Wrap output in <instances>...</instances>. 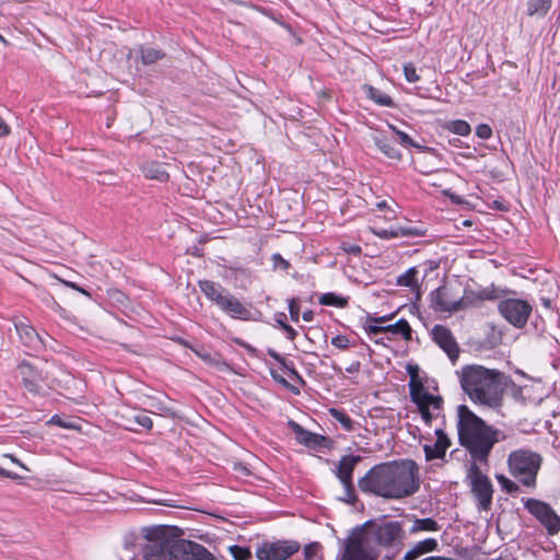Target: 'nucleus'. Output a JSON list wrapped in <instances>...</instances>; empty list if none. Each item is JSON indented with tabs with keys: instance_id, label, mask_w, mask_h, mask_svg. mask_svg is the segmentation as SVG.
Returning a JSON list of instances; mask_svg holds the SVG:
<instances>
[{
	"instance_id": "1",
	"label": "nucleus",
	"mask_w": 560,
	"mask_h": 560,
	"mask_svg": "<svg viewBox=\"0 0 560 560\" xmlns=\"http://www.w3.org/2000/svg\"><path fill=\"white\" fill-rule=\"evenodd\" d=\"M358 487L368 494L387 500H402L419 491V468L411 459L381 463L359 479Z\"/></svg>"
},
{
	"instance_id": "2",
	"label": "nucleus",
	"mask_w": 560,
	"mask_h": 560,
	"mask_svg": "<svg viewBox=\"0 0 560 560\" xmlns=\"http://www.w3.org/2000/svg\"><path fill=\"white\" fill-rule=\"evenodd\" d=\"M456 373L464 393L474 404L489 408L501 406L505 386L503 372L480 364H468Z\"/></svg>"
},
{
	"instance_id": "3",
	"label": "nucleus",
	"mask_w": 560,
	"mask_h": 560,
	"mask_svg": "<svg viewBox=\"0 0 560 560\" xmlns=\"http://www.w3.org/2000/svg\"><path fill=\"white\" fill-rule=\"evenodd\" d=\"M457 417L459 444L467 450L474 464L487 463L494 444L500 441L502 432L488 425L466 405L458 406Z\"/></svg>"
},
{
	"instance_id": "4",
	"label": "nucleus",
	"mask_w": 560,
	"mask_h": 560,
	"mask_svg": "<svg viewBox=\"0 0 560 560\" xmlns=\"http://www.w3.org/2000/svg\"><path fill=\"white\" fill-rule=\"evenodd\" d=\"M541 463L540 454L525 448L513 451L508 457L510 474L526 487L536 486Z\"/></svg>"
},
{
	"instance_id": "5",
	"label": "nucleus",
	"mask_w": 560,
	"mask_h": 560,
	"mask_svg": "<svg viewBox=\"0 0 560 560\" xmlns=\"http://www.w3.org/2000/svg\"><path fill=\"white\" fill-rule=\"evenodd\" d=\"M368 541L374 540L378 546L386 549L399 551L404 546L405 530L402 524L398 521H388L373 525L370 530H365Z\"/></svg>"
},
{
	"instance_id": "6",
	"label": "nucleus",
	"mask_w": 560,
	"mask_h": 560,
	"mask_svg": "<svg viewBox=\"0 0 560 560\" xmlns=\"http://www.w3.org/2000/svg\"><path fill=\"white\" fill-rule=\"evenodd\" d=\"M409 394L411 401L417 405L422 420L425 424H431L432 419L442 409V397L430 394L423 384H416L415 382H409Z\"/></svg>"
},
{
	"instance_id": "7",
	"label": "nucleus",
	"mask_w": 560,
	"mask_h": 560,
	"mask_svg": "<svg viewBox=\"0 0 560 560\" xmlns=\"http://www.w3.org/2000/svg\"><path fill=\"white\" fill-rule=\"evenodd\" d=\"M469 486L471 493L477 501L479 511H489L492 505L493 486L487 475H485L477 464H472L468 469Z\"/></svg>"
},
{
	"instance_id": "8",
	"label": "nucleus",
	"mask_w": 560,
	"mask_h": 560,
	"mask_svg": "<svg viewBox=\"0 0 560 560\" xmlns=\"http://www.w3.org/2000/svg\"><path fill=\"white\" fill-rule=\"evenodd\" d=\"M498 311L509 324L515 328H523L527 324L533 307L526 300L508 298L499 301Z\"/></svg>"
},
{
	"instance_id": "9",
	"label": "nucleus",
	"mask_w": 560,
	"mask_h": 560,
	"mask_svg": "<svg viewBox=\"0 0 560 560\" xmlns=\"http://www.w3.org/2000/svg\"><path fill=\"white\" fill-rule=\"evenodd\" d=\"M337 560H374L368 549V535L363 528L353 529L342 542Z\"/></svg>"
},
{
	"instance_id": "10",
	"label": "nucleus",
	"mask_w": 560,
	"mask_h": 560,
	"mask_svg": "<svg viewBox=\"0 0 560 560\" xmlns=\"http://www.w3.org/2000/svg\"><path fill=\"white\" fill-rule=\"evenodd\" d=\"M525 509L547 529L549 535L560 532V516L546 502L527 498L523 499Z\"/></svg>"
},
{
	"instance_id": "11",
	"label": "nucleus",
	"mask_w": 560,
	"mask_h": 560,
	"mask_svg": "<svg viewBox=\"0 0 560 560\" xmlns=\"http://www.w3.org/2000/svg\"><path fill=\"white\" fill-rule=\"evenodd\" d=\"M300 550L295 540L264 541L256 549L258 560H287Z\"/></svg>"
},
{
	"instance_id": "12",
	"label": "nucleus",
	"mask_w": 560,
	"mask_h": 560,
	"mask_svg": "<svg viewBox=\"0 0 560 560\" xmlns=\"http://www.w3.org/2000/svg\"><path fill=\"white\" fill-rule=\"evenodd\" d=\"M431 307L435 312H457L465 306L463 298L454 292L448 285H442L430 293Z\"/></svg>"
},
{
	"instance_id": "13",
	"label": "nucleus",
	"mask_w": 560,
	"mask_h": 560,
	"mask_svg": "<svg viewBox=\"0 0 560 560\" xmlns=\"http://www.w3.org/2000/svg\"><path fill=\"white\" fill-rule=\"evenodd\" d=\"M24 388L33 395H43L45 393L46 376L42 371L26 361L18 366Z\"/></svg>"
},
{
	"instance_id": "14",
	"label": "nucleus",
	"mask_w": 560,
	"mask_h": 560,
	"mask_svg": "<svg viewBox=\"0 0 560 560\" xmlns=\"http://www.w3.org/2000/svg\"><path fill=\"white\" fill-rule=\"evenodd\" d=\"M432 338L444 350L450 360L455 363L458 359L459 348L452 331L443 325H435L432 329Z\"/></svg>"
},
{
	"instance_id": "15",
	"label": "nucleus",
	"mask_w": 560,
	"mask_h": 560,
	"mask_svg": "<svg viewBox=\"0 0 560 560\" xmlns=\"http://www.w3.org/2000/svg\"><path fill=\"white\" fill-rule=\"evenodd\" d=\"M363 327L369 336L377 335L381 332H392L395 335H401L405 340H411L412 338V329L405 318H400L395 324H389L386 326L368 324Z\"/></svg>"
},
{
	"instance_id": "16",
	"label": "nucleus",
	"mask_w": 560,
	"mask_h": 560,
	"mask_svg": "<svg viewBox=\"0 0 560 560\" xmlns=\"http://www.w3.org/2000/svg\"><path fill=\"white\" fill-rule=\"evenodd\" d=\"M16 331L23 345L32 351L39 352L45 349V342L38 332L28 324H15Z\"/></svg>"
},
{
	"instance_id": "17",
	"label": "nucleus",
	"mask_w": 560,
	"mask_h": 560,
	"mask_svg": "<svg viewBox=\"0 0 560 560\" xmlns=\"http://www.w3.org/2000/svg\"><path fill=\"white\" fill-rule=\"evenodd\" d=\"M436 440L433 444H425L423 451L427 460L442 459L451 445V441L443 430H435Z\"/></svg>"
},
{
	"instance_id": "18",
	"label": "nucleus",
	"mask_w": 560,
	"mask_h": 560,
	"mask_svg": "<svg viewBox=\"0 0 560 560\" xmlns=\"http://www.w3.org/2000/svg\"><path fill=\"white\" fill-rule=\"evenodd\" d=\"M219 308L230 315L233 318L246 320L250 316V311L246 308L238 299L232 295L230 292L223 300Z\"/></svg>"
},
{
	"instance_id": "19",
	"label": "nucleus",
	"mask_w": 560,
	"mask_h": 560,
	"mask_svg": "<svg viewBox=\"0 0 560 560\" xmlns=\"http://www.w3.org/2000/svg\"><path fill=\"white\" fill-rule=\"evenodd\" d=\"M361 462L359 455H346L341 457L337 466L336 475L342 486H349L352 482L354 467Z\"/></svg>"
},
{
	"instance_id": "20",
	"label": "nucleus",
	"mask_w": 560,
	"mask_h": 560,
	"mask_svg": "<svg viewBox=\"0 0 560 560\" xmlns=\"http://www.w3.org/2000/svg\"><path fill=\"white\" fill-rule=\"evenodd\" d=\"M198 284L199 289L207 296V299L215 303L218 307L222 304L223 300L229 294V291L220 283L210 280H200Z\"/></svg>"
},
{
	"instance_id": "21",
	"label": "nucleus",
	"mask_w": 560,
	"mask_h": 560,
	"mask_svg": "<svg viewBox=\"0 0 560 560\" xmlns=\"http://www.w3.org/2000/svg\"><path fill=\"white\" fill-rule=\"evenodd\" d=\"M439 542L435 538L429 537L416 542L405 555L404 560H417L425 553L436 551Z\"/></svg>"
},
{
	"instance_id": "22",
	"label": "nucleus",
	"mask_w": 560,
	"mask_h": 560,
	"mask_svg": "<svg viewBox=\"0 0 560 560\" xmlns=\"http://www.w3.org/2000/svg\"><path fill=\"white\" fill-rule=\"evenodd\" d=\"M192 352L208 365L223 372L230 370V365L218 352H211L205 348H190Z\"/></svg>"
},
{
	"instance_id": "23",
	"label": "nucleus",
	"mask_w": 560,
	"mask_h": 560,
	"mask_svg": "<svg viewBox=\"0 0 560 560\" xmlns=\"http://www.w3.org/2000/svg\"><path fill=\"white\" fill-rule=\"evenodd\" d=\"M290 428L295 433V439L300 444L308 447H315L319 445L320 435L305 430L302 425L294 421H289Z\"/></svg>"
},
{
	"instance_id": "24",
	"label": "nucleus",
	"mask_w": 560,
	"mask_h": 560,
	"mask_svg": "<svg viewBox=\"0 0 560 560\" xmlns=\"http://www.w3.org/2000/svg\"><path fill=\"white\" fill-rule=\"evenodd\" d=\"M373 141L378 150L383 152L387 158L395 160H399L401 158V154L395 147L394 141L387 138L385 135L380 133L373 136Z\"/></svg>"
},
{
	"instance_id": "25",
	"label": "nucleus",
	"mask_w": 560,
	"mask_h": 560,
	"mask_svg": "<svg viewBox=\"0 0 560 560\" xmlns=\"http://www.w3.org/2000/svg\"><path fill=\"white\" fill-rule=\"evenodd\" d=\"M142 172L144 176L149 179H155L161 183H165L168 180V173L165 171L164 166L158 162L147 163L142 166Z\"/></svg>"
},
{
	"instance_id": "26",
	"label": "nucleus",
	"mask_w": 560,
	"mask_h": 560,
	"mask_svg": "<svg viewBox=\"0 0 560 560\" xmlns=\"http://www.w3.org/2000/svg\"><path fill=\"white\" fill-rule=\"evenodd\" d=\"M441 525L431 517L425 518H417L415 517L412 524L409 528V533L411 535H416L421 532H439L441 529Z\"/></svg>"
},
{
	"instance_id": "27",
	"label": "nucleus",
	"mask_w": 560,
	"mask_h": 560,
	"mask_svg": "<svg viewBox=\"0 0 560 560\" xmlns=\"http://www.w3.org/2000/svg\"><path fill=\"white\" fill-rule=\"evenodd\" d=\"M418 269L410 267L402 275L397 278V285L407 287L411 290L419 289V282L417 279Z\"/></svg>"
},
{
	"instance_id": "28",
	"label": "nucleus",
	"mask_w": 560,
	"mask_h": 560,
	"mask_svg": "<svg viewBox=\"0 0 560 560\" xmlns=\"http://www.w3.org/2000/svg\"><path fill=\"white\" fill-rule=\"evenodd\" d=\"M328 412L337 422L340 423L345 431L352 432L355 430V422L343 410L330 408Z\"/></svg>"
},
{
	"instance_id": "29",
	"label": "nucleus",
	"mask_w": 560,
	"mask_h": 560,
	"mask_svg": "<svg viewBox=\"0 0 560 560\" xmlns=\"http://www.w3.org/2000/svg\"><path fill=\"white\" fill-rule=\"evenodd\" d=\"M364 90L366 91L368 97L374 101L376 104L387 107H392L394 105L392 97L378 89H375L372 85H365Z\"/></svg>"
},
{
	"instance_id": "30",
	"label": "nucleus",
	"mask_w": 560,
	"mask_h": 560,
	"mask_svg": "<svg viewBox=\"0 0 560 560\" xmlns=\"http://www.w3.org/2000/svg\"><path fill=\"white\" fill-rule=\"evenodd\" d=\"M552 4L551 0H533L528 2L527 14L530 16H545L550 10Z\"/></svg>"
},
{
	"instance_id": "31",
	"label": "nucleus",
	"mask_w": 560,
	"mask_h": 560,
	"mask_svg": "<svg viewBox=\"0 0 560 560\" xmlns=\"http://www.w3.org/2000/svg\"><path fill=\"white\" fill-rule=\"evenodd\" d=\"M320 305L335 306L343 308L348 305V298L337 295L332 292L324 293L318 300Z\"/></svg>"
},
{
	"instance_id": "32",
	"label": "nucleus",
	"mask_w": 560,
	"mask_h": 560,
	"mask_svg": "<svg viewBox=\"0 0 560 560\" xmlns=\"http://www.w3.org/2000/svg\"><path fill=\"white\" fill-rule=\"evenodd\" d=\"M140 56L143 65H153L164 58V52L152 47H141Z\"/></svg>"
},
{
	"instance_id": "33",
	"label": "nucleus",
	"mask_w": 560,
	"mask_h": 560,
	"mask_svg": "<svg viewBox=\"0 0 560 560\" xmlns=\"http://www.w3.org/2000/svg\"><path fill=\"white\" fill-rule=\"evenodd\" d=\"M447 129L458 136H468L471 131L470 125L462 119L453 120L448 122Z\"/></svg>"
},
{
	"instance_id": "34",
	"label": "nucleus",
	"mask_w": 560,
	"mask_h": 560,
	"mask_svg": "<svg viewBox=\"0 0 560 560\" xmlns=\"http://www.w3.org/2000/svg\"><path fill=\"white\" fill-rule=\"evenodd\" d=\"M398 237H420L424 235V231L411 225H396Z\"/></svg>"
},
{
	"instance_id": "35",
	"label": "nucleus",
	"mask_w": 560,
	"mask_h": 560,
	"mask_svg": "<svg viewBox=\"0 0 560 560\" xmlns=\"http://www.w3.org/2000/svg\"><path fill=\"white\" fill-rule=\"evenodd\" d=\"M270 375L280 385L289 389L291 393L298 395L300 394V389L293 385H291L284 377H282L276 370L270 369Z\"/></svg>"
},
{
	"instance_id": "36",
	"label": "nucleus",
	"mask_w": 560,
	"mask_h": 560,
	"mask_svg": "<svg viewBox=\"0 0 560 560\" xmlns=\"http://www.w3.org/2000/svg\"><path fill=\"white\" fill-rule=\"evenodd\" d=\"M389 128L393 132H395L402 145L420 148L410 137L404 131L398 130L395 126L389 125Z\"/></svg>"
},
{
	"instance_id": "37",
	"label": "nucleus",
	"mask_w": 560,
	"mask_h": 560,
	"mask_svg": "<svg viewBox=\"0 0 560 560\" xmlns=\"http://www.w3.org/2000/svg\"><path fill=\"white\" fill-rule=\"evenodd\" d=\"M230 550L235 560H248L252 558V552L248 548L235 545Z\"/></svg>"
},
{
	"instance_id": "38",
	"label": "nucleus",
	"mask_w": 560,
	"mask_h": 560,
	"mask_svg": "<svg viewBox=\"0 0 560 560\" xmlns=\"http://www.w3.org/2000/svg\"><path fill=\"white\" fill-rule=\"evenodd\" d=\"M404 74L409 83H416L420 80L417 68L412 63H407L404 66Z\"/></svg>"
},
{
	"instance_id": "39",
	"label": "nucleus",
	"mask_w": 560,
	"mask_h": 560,
	"mask_svg": "<svg viewBox=\"0 0 560 560\" xmlns=\"http://www.w3.org/2000/svg\"><path fill=\"white\" fill-rule=\"evenodd\" d=\"M497 479H498L499 483L501 485V487L508 493H514L518 490V486L514 481L510 480L508 477H505L503 475H498Z\"/></svg>"
},
{
	"instance_id": "40",
	"label": "nucleus",
	"mask_w": 560,
	"mask_h": 560,
	"mask_svg": "<svg viewBox=\"0 0 560 560\" xmlns=\"http://www.w3.org/2000/svg\"><path fill=\"white\" fill-rule=\"evenodd\" d=\"M373 233L378 236L382 240H390V238H397V232L396 228L393 226L390 229H377L373 230Z\"/></svg>"
},
{
	"instance_id": "41",
	"label": "nucleus",
	"mask_w": 560,
	"mask_h": 560,
	"mask_svg": "<svg viewBox=\"0 0 560 560\" xmlns=\"http://www.w3.org/2000/svg\"><path fill=\"white\" fill-rule=\"evenodd\" d=\"M288 307L291 320L298 323L300 318V306L296 299H290L288 302Z\"/></svg>"
},
{
	"instance_id": "42",
	"label": "nucleus",
	"mask_w": 560,
	"mask_h": 560,
	"mask_svg": "<svg viewBox=\"0 0 560 560\" xmlns=\"http://www.w3.org/2000/svg\"><path fill=\"white\" fill-rule=\"evenodd\" d=\"M394 316H395V313H392V314H388V315H384V316H378V317H374V316L369 315L366 317V319H365L364 326L368 325V324L383 326L382 324L390 320L392 318H394Z\"/></svg>"
},
{
	"instance_id": "43",
	"label": "nucleus",
	"mask_w": 560,
	"mask_h": 560,
	"mask_svg": "<svg viewBox=\"0 0 560 560\" xmlns=\"http://www.w3.org/2000/svg\"><path fill=\"white\" fill-rule=\"evenodd\" d=\"M345 494L340 498L341 501L346 503H354L357 500V495L353 489L352 482L349 486H343Z\"/></svg>"
},
{
	"instance_id": "44",
	"label": "nucleus",
	"mask_w": 560,
	"mask_h": 560,
	"mask_svg": "<svg viewBox=\"0 0 560 560\" xmlns=\"http://www.w3.org/2000/svg\"><path fill=\"white\" fill-rule=\"evenodd\" d=\"M281 366L287 370L290 375L299 381L300 383H304L302 376L299 374V372L295 370L294 364L292 361H287L285 359L280 363Z\"/></svg>"
},
{
	"instance_id": "45",
	"label": "nucleus",
	"mask_w": 560,
	"mask_h": 560,
	"mask_svg": "<svg viewBox=\"0 0 560 560\" xmlns=\"http://www.w3.org/2000/svg\"><path fill=\"white\" fill-rule=\"evenodd\" d=\"M476 135L482 140H488L492 137V129L487 124H480L476 128Z\"/></svg>"
},
{
	"instance_id": "46",
	"label": "nucleus",
	"mask_w": 560,
	"mask_h": 560,
	"mask_svg": "<svg viewBox=\"0 0 560 560\" xmlns=\"http://www.w3.org/2000/svg\"><path fill=\"white\" fill-rule=\"evenodd\" d=\"M136 423H138L139 425L145 428L147 430H151L152 429V425H153V422H152V419L144 415V413H139V415H136L133 417Z\"/></svg>"
},
{
	"instance_id": "47",
	"label": "nucleus",
	"mask_w": 560,
	"mask_h": 560,
	"mask_svg": "<svg viewBox=\"0 0 560 560\" xmlns=\"http://www.w3.org/2000/svg\"><path fill=\"white\" fill-rule=\"evenodd\" d=\"M331 345L338 349H347L350 345L348 337L342 335H337L331 338Z\"/></svg>"
},
{
	"instance_id": "48",
	"label": "nucleus",
	"mask_w": 560,
	"mask_h": 560,
	"mask_svg": "<svg viewBox=\"0 0 560 560\" xmlns=\"http://www.w3.org/2000/svg\"><path fill=\"white\" fill-rule=\"evenodd\" d=\"M271 261L273 262L275 268H280L282 270H287L290 267L288 260H285L280 254L276 253L271 256Z\"/></svg>"
},
{
	"instance_id": "49",
	"label": "nucleus",
	"mask_w": 560,
	"mask_h": 560,
	"mask_svg": "<svg viewBox=\"0 0 560 560\" xmlns=\"http://www.w3.org/2000/svg\"><path fill=\"white\" fill-rule=\"evenodd\" d=\"M478 296L482 301H486V300L490 301V300L498 299L497 290L494 288H485V289H482L479 292Z\"/></svg>"
},
{
	"instance_id": "50",
	"label": "nucleus",
	"mask_w": 560,
	"mask_h": 560,
	"mask_svg": "<svg viewBox=\"0 0 560 560\" xmlns=\"http://www.w3.org/2000/svg\"><path fill=\"white\" fill-rule=\"evenodd\" d=\"M136 546L133 544H126L124 547V555H120V560H135L136 558Z\"/></svg>"
},
{
	"instance_id": "51",
	"label": "nucleus",
	"mask_w": 560,
	"mask_h": 560,
	"mask_svg": "<svg viewBox=\"0 0 560 560\" xmlns=\"http://www.w3.org/2000/svg\"><path fill=\"white\" fill-rule=\"evenodd\" d=\"M407 371L410 375L409 382H415L416 384H422L420 380H418V366L416 365H408Z\"/></svg>"
},
{
	"instance_id": "52",
	"label": "nucleus",
	"mask_w": 560,
	"mask_h": 560,
	"mask_svg": "<svg viewBox=\"0 0 560 560\" xmlns=\"http://www.w3.org/2000/svg\"><path fill=\"white\" fill-rule=\"evenodd\" d=\"M287 315L282 312L275 314L276 323L283 329L288 324L285 323Z\"/></svg>"
},
{
	"instance_id": "53",
	"label": "nucleus",
	"mask_w": 560,
	"mask_h": 560,
	"mask_svg": "<svg viewBox=\"0 0 560 560\" xmlns=\"http://www.w3.org/2000/svg\"><path fill=\"white\" fill-rule=\"evenodd\" d=\"M11 129L5 120L0 116V138L5 137L10 133Z\"/></svg>"
},
{
	"instance_id": "54",
	"label": "nucleus",
	"mask_w": 560,
	"mask_h": 560,
	"mask_svg": "<svg viewBox=\"0 0 560 560\" xmlns=\"http://www.w3.org/2000/svg\"><path fill=\"white\" fill-rule=\"evenodd\" d=\"M361 363L360 361H352L347 368L346 371L348 373H358L360 371Z\"/></svg>"
},
{
	"instance_id": "55",
	"label": "nucleus",
	"mask_w": 560,
	"mask_h": 560,
	"mask_svg": "<svg viewBox=\"0 0 560 560\" xmlns=\"http://www.w3.org/2000/svg\"><path fill=\"white\" fill-rule=\"evenodd\" d=\"M283 330L285 331L287 334V338L289 340H294L296 335H298V331L290 325H287Z\"/></svg>"
},
{
	"instance_id": "56",
	"label": "nucleus",
	"mask_w": 560,
	"mask_h": 560,
	"mask_svg": "<svg viewBox=\"0 0 560 560\" xmlns=\"http://www.w3.org/2000/svg\"><path fill=\"white\" fill-rule=\"evenodd\" d=\"M0 476L2 477H5V478H10V479H13V480H16V479H20L21 477L19 475H16L15 472H12V471H9V470H5L3 468L0 467Z\"/></svg>"
},
{
	"instance_id": "57",
	"label": "nucleus",
	"mask_w": 560,
	"mask_h": 560,
	"mask_svg": "<svg viewBox=\"0 0 560 560\" xmlns=\"http://www.w3.org/2000/svg\"><path fill=\"white\" fill-rule=\"evenodd\" d=\"M233 341H234L236 345H238V346H241V347L245 348L247 351H250V352H254V351H255V349H254L252 346H249L248 343H246V342H245L244 340H242L241 338H234V339H233Z\"/></svg>"
},
{
	"instance_id": "58",
	"label": "nucleus",
	"mask_w": 560,
	"mask_h": 560,
	"mask_svg": "<svg viewBox=\"0 0 560 560\" xmlns=\"http://www.w3.org/2000/svg\"><path fill=\"white\" fill-rule=\"evenodd\" d=\"M267 353L279 363H281L284 360V358L273 349H268Z\"/></svg>"
},
{
	"instance_id": "59",
	"label": "nucleus",
	"mask_w": 560,
	"mask_h": 560,
	"mask_svg": "<svg viewBox=\"0 0 560 560\" xmlns=\"http://www.w3.org/2000/svg\"><path fill=\"white\" fill-rule=\"evenodd\" d=\"M540 303L544 307H546L547 310H552V302H551V299L549 298H546V296H541L540 298Z\"/></svg>"
},
{
	"instance_id": "60",
	"label": "nucleus",
	"mask_w": 560,
	"mask_h": 560,
	"mask_svg": "<svg viewBox=\"0 0 560 560\" xmlns=\"http://www.w3.org/2000/svg\"><path fill=\"white\" fill-rule=\"evenodd\" d=\"M65 284H66V285H68V287H70V288H72V289H74V290H77V291H79V292H81V293H83V294H86V295L89 294L84 289L80 288V287H79L77 283H74V282H68V281H66V282H65Z\"/></svg>"
},
{
	"instance_id": "61",
	"label": "nucleus",
	"mask_w": 560,
	"mask_h": 560,
	"mask_svg": "<svg viewBox=\"0 0 560 560\" xmlns=\"http://www.w3.org/2000/svg\"><path fill=\"white\" fill-rule=\"evenodd\" d=\"M302 318H303L305 322H312V320H313V318H314V313H313V311L308 310V311L303 312V314H302Z\"/></svg>"
},
{
	"instance_id": "62",
	"label": "nucleus",
	"mask_w": 560,
	"mask_h": 560,
	"mask_svg": "<svg viewBox=\"0 0 560 560\" xmlns=\"http://www.w3.org/2000/svg\"><path fill=\"white\" fill-rule=\"evenodd\" d=\"M494 208L499 210H506V207H504L503 203L498 200L494 201Z\"/></svg>"
},
{
	"instance_id": "63",
	"label": "nucleus",
	"mask_w": 560,
	"mask_h": 560,
	"mask_svg": "<svg viewBox=\"0 0 560 560\" xmlns=\"http://www.w3.org/2000/svg\"><path fill=\"white\" fill-rule=\"evenodd\" d=\"M349 252L354 253V254H360V253H361V248H360V246H357V245H355V246H352V247L349 249Z\"/></svg>"
},
{
	"instance_id": "64",
	"label": "nucleus",
	"mask_w": 560,
	"mask_h": 560,
	"mask_svg": "<svg viewBox=\"0 0 560 560\" xmlns=\"http://www.w3.org/2000/svg\"><path fill=\"white\" fill-rule=\"evenodd\" d=\"M395 553L392 556H385L382 560H394Z\"/></svg>"
}]
</instances>
